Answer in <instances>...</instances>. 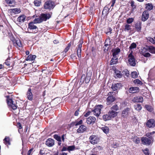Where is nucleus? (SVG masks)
<instances>
[{
    "instance_id": "obj_57",
    "label": "nucleus",
    "mask_w": 155,
    "mask_h": 155,
    "mask_svg": "<svg viewBox=\"0 0 155 155\" xmlns=\"http://www.w3.org/2000/svg\"><path fill=\"white\" fill-rule=\"evenodd\" d=\"M71 58L75 60L77 59L75 54H72L71 55Z\"/></svg>"
},
{
    "instance_id": "obj_55",
    "label": "nucleus",
    "mask_w": 155,
    "mask_h": 155,
    "mask_svg": "<svg viewBox=\"0 0 155 155\" xmlns=\"http://www.w3.org/2000/svg\"><path fill=\"white\" fill-rule=\"evenodd\" d=\"M116 75L117 77L120 78L123 76L122 72L121 73L120 72L116 74Z\"/></svg>"
},
{
    "instance_id": "obj_5",
    "label": "nucleus",
    "mask_w": 155,
    "mask_h": 155,
    "mask_svg": "<svg viewBox=\"0 0 155 155\" xmlns=\"http://www.w3.org/2000/svg\"><path fill=\"white\" fill-rule=\"evenodd\" d=\"M128 58L129 64L131 66H134L136 65V62L134 56L130 53L129 54Z\"/></svg>"
},
{
    "instance_id": "obj_25",
    "label": "nucleus",
    "mask_w": 155,
    "mask_h": 155,
    "mask_svg": "<svg viewBox=\"0 0 155 155\" xmlns=\"http://www.w3.org/2000/svg\"><path fill=\"white\" fill-rule=\"evenodd\" d=\"M117 112L111 110L108 112V114L110 118H112L115 117L117 115Z\"/></svg>"
},
{
    "instance_id": "obj_18",
    "label": "nucleus",
    "mask_w": 155,
    "mask_h": 155,
    "mask_svg": "<svg viewBox=\"0 0 155 155\" xmlns=\"http://www.w3.org/2000/svg\"><path fill=\"white\" fill-rule=\"evenodd\" d=\"M87 128L84 125H81L77 130V132L78 133H83L87 130Z\"/></svg>"
},
{
    "instance_id": "obj_56",
    "label": "nucleus",
    "mask_w": 155,
    "mask_h": 155,
    "mask_svg": "<svg viewBox=\"0 0 155 155\" xmlns=\"http://www.w3.org/2000/svg\"><path fill=\"white\" fill-rule=\"evenodd\" d=\"M5 1L8 4H12L14 2L13 0H5Z\"/></svg>"
},
{
    "instance_id": "obj_14",
    "label": "nucleus",
    "mask_w": 155,
    "mask_h": 155,
    "mask_svg": "<svg viewBox=\"0 0 155 155\" xmlns=\"http://www.w3.org/2000/svg\"><path fill=\"white\" fill-rule=\"evenodd\" d=\"M82 42L80 41L79 45H78V47L77 50V55L79 58L81 57V48L82 47Z\"/></svg>"
},
{
    "instance_id": "obj_48",
    "label": "nucleus",
    "mask_w": 155,
    "mask_h": 155,
    "mask_svg": "<svg viewBox=\"0 0 155 155\" xmlns=\"http://www.w3.org/2000/svg\"><path fill=\"white\" fill-rule=\"evenodd\" d=\"M146 136L147 137H148L150 140H152L153 139V137L151 136V135L149 133H148L146 134Z\"/></svg>"
},
{
    "instance_id": "obj_35",
    "label": "nucleus",
    "mask_w": 155,
    "mask_h": 155,
    "mask_svg": "<svg viewBox=\"0 0 155 155\" xmlns=\"http://www.w3.org/2000/svg\"><path fill=\"white\" fill-rule=\"evenodd\" d=\"M33 22L35 23H41L42 22L41 20V19L39 17L38 18H35V19L33 20Z\"/></svg>"
},
{
    "instance_id": "obj_45",
    "label": "nucleus",
    "mask_w": 155,
    "mask_h": 155,
    "mask_svg": "<svg viewBox=\"0 0 155 155\" xmlns=\"http://www.w3.org/2000/svg\"><path fill=\"white\" fill-rule=\"evenodd\" d=\"M134 19L133 18H129L127 20V22L128 24H130L134 21Z\"/></svg>"
},
{
    "instance_id": "obj_59",
    "label": "nucleus",
    "mask_w": 155,
    "mask_h": 155,
    "mask_svg": "<svg viewBox=\"0 0 155 155\" xmlns=\"http://www.w3.org/2000/svg\"><path fill=\"white\" fill-rule=\"evenodd\" d=\"M92 112V111H89L87 112L86 114L84 115V116L85 117H88L89 115H90V114Z\"/></svg>"
},
{
    "instance_id": "obj_30",
    "label": "nucleus",
    "mask_w": 155,
    "mask_h": 155,
    "mask_svg": "<svg viewBox=\"0 0 155 155\" xmlns=\"http://www.w3.org/2000/svg\"><path fill=\"white\" fill-rule=\"evenodd\" d=\"M120 51V49L119 48H117L114 50L113 53V57H116V55H117Z\"/></svg>"
},
{
    "instance_id": "obj_63",
    "label": "nucleus",
    "mask_w": 155,
    "mask_h": 155,
    "mask_svg": "<svg viewBox=\"0 0 155 155\" xmlns=\"http://www.w3.org/2000/svg\"><path fill=\"white\" fill-rule=\"evenodd\" d=\"M33 148H32L31 149H30L28 151V153H27V155H30L31 153V152L33 151Z\"/></svg>"
},
{
    "instance_id": "obj_17",
    "label": "nucleus",
    "mask_w": 155,
    "mask_h": 155,
    "mask_svg": "<svg viewBox=\"0 0 155 155\" xmlns=\"http://www.w3.org/2000/svg\"><path fill=\"white\" fill-rule=\"evenodd\" d=\"M45 144L48 147H52L54 145V140L52 139L49 138L46 140Z\"/></svg>"
},
{
    "instance_id": "obj_11",
    "label": "nucleus",
    "mask_w": 155,
    "mask_h": 155,
    "mask_svg": "<svg viewBox=\"0 0 155 155\" xmlns=\"http://www.w3.org/2000/svg\"><path fill=\"white\" fill-rule=\"evenodd\" d=\"M149 17V13L147 11H144L143 12L142 15V20L144 21L148 19Z\"/></svg>"
},
{
    "instance_id": "obj_28",
    "label": "nucleus",
    "mask_w": 155,
    "mask_h": 155,
    "mask_svg": "<svg viewBox=\"0 0 155 155\" xmlns=\"http://www.w3.org/2000/svg\"><path fill=\"white\" fill-rule=\"evenodd\" d=\"M36 58V56L35 55H30L28 56L26 60V61H32L34 60Z\"/></svg>"
},
{
    "instance_id": "obj_24",
    "label": "nucleus",
    "mask_w": 155,
    "mask_h": 155,
    "mask_svg": "<svg viewBox=\"0 0 155 155\" xmlns=\"http://www.w3.org/2000/svg\"><path fill=\"white\" fill-rule=\"evenodd\" d=\"M13 42L15 46L17 45L19 47H21L22 46V45L20 41L18 39L13 40Z\"/></svg>"
},
{
    "instance_id": "obj_32",
    "label": "nucleus",
    "mask_w": 155,
    "mask_h": 155,
    "mask_svg": "<svg viewBox=\"0 0 155 155\" xmlns=\"http://www.w3.org/2000/svg\"><path fill=\"white\" fill-rule=\"evenodd\" d=\"M101 129L106 134L108 133L109 132V128L106 126L102 127Z\"/></svg>"
},
{
    "instance_id": "obj_54",
    "label": "nucleus",
    "mask_w": 155,
    "mask_h": 155,
    "mask_svg": "<svg viewBox=\"0 0 155 155\" xmlns=\"http://www.w3.org/2000/svg\"><path fill=\"white\" fill-rule=\"evenodd\" d=\"M134 142L136 143H138L140 142V139L138 137H136L134 139Z\"/></svg>"
},
{
    "instance_id": "obj_31",
    "label": "nucleus",
    "mask_w": 155,
    "mask_h": 155,
    "mask_svg": "<svg viewBox=\"0 0 155 155\" xmlns=\"http://www.w3.org/2000/svg\"><path fill=\"white\" fill-rule=\"evenodd\" d=\"M109 10L110 9L107 6H105L102 11V14H107Z\"/></svg>"
},
{
    "instance_id": "obj_20",
    "label": "nucleus",
    "mask_w": 155,
    "mask_h": 155,
    "mask_svg": "<svg viewBox=\"0 0 155 155\" xmlns=\"http://www.w3.org/2000/svg\"><path fill=\"white\" fill-rule=\"evenodd\" d=\"M96 120V118L94 117H90L87 119L86 122L88 124L94 123Z\"/></svg>"
},
{
    "instance_id": "obj_44",
    "label": "nucleus",
    "mask_w": 155,
    "mask_h": 155,
    "mask_svg": "<svg viewBox=\"0 0 155 155\" xmlns=\"http://www.w3.org/2000/svg\"><path fill=\"white\" fill-rule=\"evenodd\" d=\"M137 45L136 43H132L130 47V49H132L136 47Z\"/></svg>"
},
{
    "instance_id": "obj_37",
    "label": "nucleus",
    "mask_w": 155,
    "mask_h": 155,
    "mask_svg": "<svg viewBox=\"0 0 155 155\" xmlns=\"http://www.w3.org/2000/svg\"><path fill=\"white\" fill-rule=\"evenodd\" d=\"M135 109L137 110H141L142 107L140 104H136L134 106Z\"/></svg>"
},
{
    "instance_id": "obj_47",
    "label": "nucleus",
    "mask_w": 155,
    "mask_h": 155,
    "mask_svg": "<svg viewBox=\"0 0 155 155\" xmlns=\"http://www.w3.org/2000/svg\"><path fill=\"white\" fill-rule=\"evenodd\" d=\"M146 108L149 111L151 112L152 110V109L151 108V107L148 105H146L145 106Z\"/></svg>"
},
{
    "instance_id": "obj_58",
    "label": "nucleus",
    "mask_w": 155,
    "mask_h": 155,
    "mask_svg": "<svg viewBox=\"0 0 155 155\" xmlns=\"http://www.w3.org/2000/svg\"><path fill=\"white\" fill-rule=\"evenodd\" d=\"M94 149V150H101L102 149V147L100 146H97L95 147Z\"/></svg>"
},
{
    "instance_id": "obj_9",
    "label": "nucleus",
    "mask_w": 155,
    "mask_h": 155,
    "mask_svg": "<svg viewBox=\"0 0 155 155\" xmlns=\"http://www.w3.org/2000/svg\"><path fill=\"white\" fill-rule=\"evenodd\" d=\"M40 17L42 22L49 19L51 17V15L49 14H43L40 15Z\"/></svg>"
},
{
    "instance_id": "obj_51",
    "label": "nucleus",
    "mask_w": 155,
    "mask_h": 155,
    "mask_svg": "<svg viewBox=\"0 0 155 155\" xmlns=\"http://www.w3.org/2000/svg\"><path fill=\"white\" fill-rule=\"evenodd\" d=\"M74 146H70L68 147L67 150L68 151L73 150H74Z\"/></svg>"
},
{
    "instance_id": "obj_46",
    "label": "nucleus",
    "mask_w": 155,
    "mask_h": 155,
    "mask_svg": "<svg viewBox=\"0 0 155 155\" xmlns=\"http://www.w3.org/2000/svg\"><path fill=\"white\" fill-rule=\"evenodd\" d=\"M54 137L58 141H60L61 140V137L57 135H54Z\"/></svg>"
},
{
    "instance_id": "obj_38",
    "label": "nucleus",
    "mask_w": 155,
    "mask_h": 155,
    "mask_svg": "<svg viewBox=\"0 0 155 155\" xmlns=\"http://www.w3.org/2000/svg\"><path fill=\"white\" fill-rule=\"evenodd\" d=\"M4 141L6 144H10V138L8 137H6L4 139Z\"/></svg>"
},
{
    "instance_id": "obj_39",
    "label": "nucleus",
    "mask_w": 155,
    "mask_h": 155,
    "mask_svg": "<svg viewBox=\"0 0 155 155\" xmlns=\"http://www.w3.org/2000/svg\"><path fill=\"white\" fill-rule=\"evenodd\" d=\"M122 73L124 77L126 76L127 77H128L129 75V71L127 70L123 71Z\"/></svg>"
},
{
    "instance_id": "obj_2",
    "label": "nucleus",
    "mask_w": 155,
    "mask_h": 155,
    "mask_svg": "<svg viewBox=\"0 0 155 155\" xmlns=\"http://www.w3.org/2000/svg\"><path fill=\"white\" fill-rule=\"evenodd\" d=\"M90 142L93 144H97L99 141V138L96 135H92L90 136L89 138Z\"/></svg>"
},
{
    "instance_id": "obj_8",
    "label": "nucleus",
    "mask_w": 155,
    "mask_h": 155,
    "mask_svg": "<svg viewBox=\"0 0 155 155\" xmlns=\"http://www.w3.org/2000/svg\"><path fill=\"white\" fill-rule=\"evenodd\" d=\"M7 101V103L9 106L12 108L14 110L17 109V107L15 104L13 103V101L12 99L10 98L8 99Z\"/></svg>"
},
{
    "instance_id": "obj_16",
    "label": "nucleus",
    "mask_w": 155,
    "mask_h": 155,
    "mask_svg": "<svg viewBox=\"0 0 155 155\" xmlns=\"http://www.w3.org/2000/svg\"><path fill=\"white\" fill-rule=\"evenodd\" d=\"M34 23L33 22H30L28 24V28L30 29L35 30V31L37 32L38 31V29L37 27L34 25Z\"/></svg>"
},
{
    "instance_id": "obj_53",
    "label": "nucleus",
    "mask_w": 155,
    "mask_h": 155,
    "mask_svg": "<svg viewBox=\"0 0 155 155\" xmlns=\"http://www.w3.org/2000/svg\"><path fill=\"white\" fill-rule=\"evenodd\" d=\"M149 40L151 43L153 44H155V40H154L153 38H149Z\"/></svg>"
},
{
    "instance_id": "obj_50",
    "label": "nucleus",
    "mask_w": 155,
    "mask_h": 155,
    "mask_svg": "<svg viewBox=\"0 0 155 155\" xmlns=\"http://www.w3.org/2000/svg\"><path fill=\"white\" fill-rule=\"evenodd\" d=\"M143 152L145 155H149V151L148 149H146L143 150Z\"/></svg>"
},
{
    "instance_id": "obj_41",
    "label": "nucleus",
    "mask_w": 155,
    "mask_h": 155,
    "mask_svg": "<svg viewBox=\"0 0 155 155\" xmlns=\"http://www.w3.org/2000/svg\"><path fill=\"white\" fill-rule=\"evenodd\" d=\"M131 76L133 78H136L137 77V72L136 71L133 72L131 73Z\"/></svg>"
},
{
    "instance_id": "obj_60",
    "label": "nucleus",
    "mask_w": 155,
    "mask_h": 155,
    "mask_svg": "<svg viewBox=\"0 0 155 155\" xmlns=\"http://www.w3.org/2000/svg\"><path fill=\"white\" fill-rule=\"evenodd\" d=\"M82 123V120H80L79 121L77 122L75 124V126H77L81 124Z\"/></svg>"
},
{
    "instance_id": "obj_40",
    "label": "nucleus",
    "mask_w": 155,
    "mask_h": 155,
    "mask_svg": "<svg viewBox=\"0 0 155 155\" xmlns=\"http://www.w3.org/2000/svg\"><path fill=\"white\" fill-rule=\"evenodd\" d=\"M71 45V43H69L68 46L65 48V49L64 50V52H62V53L63 54L64 53V52L65 53H66L69 50V49Z\"/></svg>"
},
{
    "instance_id": "obj_33",
    "label": "nucleus",
    "mask_w": 155,
    "mask_h": 155,
    "mask_svg": "<svg viewBox=\"0 0 155 155\" xmlns=\"http://www.w3.org/2000/svg\"><path fill=\"white\" fill-rule=\"evenodd\" d=\"M147 51L151 53H155V47H152L147 49Z\"/></svg>"
},
{
    "instance_id": "obj_49",
    "label": "nucleus",
    "mask_w": 155,
    "mask_h": 155,
    "mask_svg": "<svg viewBox=\"0 0 155 155\" xmlns=\"http://www.w3.org/2000/svg\"><path fill=\"white\" fill-rule=\"evenodd\" d=\"M134 82L135 83H137L138 84H142V82L140 80H139L138 79H136L135 80H134Z\"/></svg>"
},
{
    "instance_id": "obj_61",
    "label": "nucleus",
    "mask_w": 155,
    "mask_h": 155,
    "mask_svg": "<svg viewBox=\"0 0 155 155\" xmlns=\"http://www.w3.org/2000/svg\"><path fill=\"white\" fill-rule=\"evenodd\" d=\"M108 41L110 42V40H105V45H104L105 46L107 47L109 45L107 43V42Z\"/></svg>"
},
{
    "instance_id": "obj_29",
    "label": "nucleus",
    "mask_w": 155,
    "mask_h": 155,
    "mask_svg": "<svg viewBox=\"0 0 155 155\" xmlns=\"http://www.w3.org/2000/svg\"><path fill=\"white\" fill-rule=\"evenodd\" d=\"M141 24L140 22H137L135 25V28L137 31H139L141 30Z\"/></svg>"
},
{
    "instance_id": "obj_34",
    "label": "nucleus",
    "mask_w": 155,
    "mask_h": 155,
    "mask_svg": "<svg viewBox=\"0 0 155 155\" xmlns=\"http://www.w3.org/2000/svg\"><path fill=\"white\" fill-rule=\"evenodd\" d=\"M103 119L105 121L108 120L110 119V118L108 114H106V115H104L103 116Z\"/></svg>"
},
{
    "instance_id": "obj_22",
    "label": "nucleus",
    "mask_w": 155,
    "mask_h": 155,
    "mask_svg": "<svg viewBox=\"0 0 155 155\" xmlns=\"http://www.w3.org/2000/svg\"><path fill=\"white\" fill-rule=\"evenodd\" d=\"M139 91V88L138 87H132L129 89V91L130 93H134L138 92Z\"/></svg>"
},
{
    "instance_id": "obj_13",
    "label": "nucleus",
    "mask_w": 155,
    "mask_h": 155,
    "mask_svg": "<svg viewBox=\"0 0 155 155\" xmlns=\"http://www.w3.org/2000/svg\"><path fill=\"white\" fill-rule=\"evenodd\" d=\"M26 16L24 15H21L18 17L17 18V21L19 23V24H21L23 22L25 21Z\"/></svg>"
},
{
    "instance_id": "obj_36",
    "label": "nucleus",
    "mask_w": 155,
    "mask_h": 155,
    "mask_svg": "<svg viewBox=\"0 0 155 155\" xmlns=\"http://www.w3.org/2000/svg\"><path fill=\"white\" fill-rule=\"evenodd\" d=\"M41 3V0H35L34 3L35 6H39L40 5Z\"/></svg>"
},
{
    "instance_id": "obj_1",
    "label": "nucleus",
    "mask_w": 155,
    "mask_h": 155,
    "mask_svg": "<svg viewBox=\"0 0 155 155\" xmlns=\"http://www.w3.org/2000/svg\"><path fill=\"white\" fill-rule=\"evenodd\" d=\"M103 107L102 105H98L95 107L94 109L92 110L93 114L97 117L99 116L101 109Z\"/></svg>"
},
{
    "instance_id": "obj_64",
    "label": "nucleus",
    "mask_w": 155,
    "mask_h": 155,
    "mask_svg": "<svg viewBox=\"0 0 155 155\" xmlns=\"http://www.w3.org/2000/svg\"><path fill=\"white\" fill-rule=\"evenodd\" d=\"M65 137V135L64 134L61 137V140L63 142H64V139H65L64 137Z\"/></svg>"
},
{
    "instance_id": "obj_15",
    "label": "nucleus",
    "mask_w": 155,
    "mask_h": 155,
    "mask_svg": "<svg viewBox=\"0 0 155 155\" xmlns=\"http://www.w3.org/2000/svg\"><path fill=\"white\" fill-rule=\"evenodd\" d=\"M122 86L120 83H117L113 84L111 88L113 91H115L120 89Z\"/></svg>"
},
{
    "instance_id": "obj_62",
    "label": "nucleus",
    "mask_w": 155,
    "mask_h": 155,
    "mask_svg": "<svg viewBox=\"0 0 155 155\" xmlns=\"http://www.w3.org/2000/svg\"><path fill=\"white\" fill-rule=\"evenodd\" d=\"M17 126L18 128L19 129H21L22 128V126L20 123H18L17 124Z\"/></svg>"
},
{
    "instance_id": "obj_19",
    "label": "nucleus",
    "mask_w": 155,
    "mask_h": 155,
    "mask_svg": "<svg viewBox=\"0 0 155 155\" xmlns=\"http://www.w3.org/2000/svg\"><path fill=\"white\" fill-rule=\"evenodd\" d=\"M115 99V97L113 96H109L107 99L106 104L107 105H109L114 102Z\"/></svg>"
},
{
    "instance_id": "obj_27",
    "label": "nucleus",
    "mask_w": 155,
    "mask_h": 155,
    "mask_svg": "<svg viewBox=\"0 0 155 155\" xmlns=\"http://www.w3.org/2000/svg\"><path fill=\"white\" fill-rule=\"evenodd\" d=\"M117 58L116 57H113L110 61V64L113 65L117 64Z\"/></svg>"
},
{
    "instance_id": "obj_52",
    "label": "nucleus",
    "mask_w": 155,
    "mask_h": 155,
    "mask_svg": "<svg viewBox=\"0 0 155 155\" xmlns=\"http://www.w3.org/2000/svg\"><path fill=\"white\" fill-rule=\"evenodd\" d=\"M143 55L146 57H150L151 54L148 52L143 53Z\"/></svg>"
},
{
    "instance_id": "obj_23",
    "label": "nucleus",
    "mask_w": 155,
    "mask_h": 155,
    "mask_svg": "<svg viewBox=\"0 0 155 155\" xmlns=\"http://www.w3.org/2000/svg\"><path fill=\"white\" fill-rule=\"evenodd\" d=\"M31 89L29 88L27 92V97L28 99L30 100H32L33 98V95L31 92Z\"/></svg>"
},
{
    "instance_id": "obj_43",
    "label": "nucleus",
    "mask_w": 155,
    "mask_h": 155,
    "mask_svg": "<svg viewBox=\"0 0 155 155\" xmlns=\"http://www.w3.org/2000/svg\"><path fill=\"white\" fill-rule=\"evenodd\" d=\"M130 26L128 24H126L125 25V28L124 30L125 31H128L129 30H130Z\"/></svg>"
},
{
    "instance_id": "obj_10",
    "label": "nucleus",
    "mask_w": 155,
    "mask_h": 155,
    "mask_svg": "<svg viewBox=\"0 0 155 155\" xmlns=\"http://www.w3.org/2000/svg\"><path fill=\"white\" fill-rule=\"evenodd\" d=\"M21 12L20 8H15L10 9L8 10V12L12 15L13 14H16L19 13Z\"/></svg>"
},
{
    "instance_id": "obj_3",
    "label": "nucleus",
    "mask_w": 155,
    "mask_h": 155,
    "mask_svg": "<svg viewBox=\"0 0 155 155\" xmlns=\"http://www.w3.org/2000/svg\"><path fill=\"white\" fill-rule=\"evenodd\" d=\"M91 76V74L90 73H87L86 76L84 74L82 75L81 78V82L82 81V83H83L85 81V83H88L90 81Z\"/></svg>"
},
{
    "instance_id": "obj_26",
    "label": "nucleus",
    "mask_w": 155,
    "mask_h": 155,
    "mask_svg": "<svg viewBox=\"0 0 155 155\" xmlns=\"http://www.w3.org/2000/svg\"><path fill=\"white\" fill-rule=\"evenodd\" d=\"M146 8L148 11H150L153 9V6L151 3H147L145 5Z\"/></svg>"
},
{
    "instance_id": "obj_7",
    "label": "nucleus",
    "mask_w": 155,
    "mask_h": 155,
    "mask_svg": "<svg viewBox=\"0 0 155 155\" xmlns=\"http://www.w3.org/2000/svg\"><path fill=\"white\" fill-rule=\"evenodd\" d=\"M142 143L145 145H149L151 143V140L146 137H143L141 139Z\"/></svg>"
},
{
    "instance_id": "obj_21",
    "label": "nucleus",
    "mask_w": 155,
    "mask_h": 155,
    "mask_svg": "<svg viewBox=\"0 0 155 155\" xmlns=\"http://www.w3.org/2000/svg\"><path fill=\"white\" fill-rule=\"evenodd\" d=\"M130 110V109L128 107L124 109L122 113V116L124 117H127L128 115Z\"/></svg>"
},
{
    "instance_id": "obj_12",
    "label": "nucleus",
    "mask_w": 155,
    "mask_h": 155,
    "mask_svg": "<svg viewBox=\"0 0 155 155\" xmlns=\"http://www.w3.org/2000/svg\"><path fill=\"white\" fill-rule=\"evenodd\" d=\"M143 101V99L141 96L135 97L132 99V101L134 102L142 103Z\"/></svg>"
},
{
    "instance_id": "obj_42",
    "label": "nucleus",
    "mask_w": 155,
    "mask_h": 155,
    "mask_svg": "<svg viewBox=\"0 0 155 155\" xmlns=\"http://www.w3.org/2000/svg\"><path fill=\"white\" fill-rule=\"evenodd\" d=\"M111 109L113 111H117L119 110V107L117 105H114L111 108Z\"/></svg>"
},
{
    "instance_id": "obj_6",
    "label": "nucleus",
    "mask_w": 155,
    "mask_h": 155,
    "mask_svg": "<svg viewBox=\"0 0 155 155\" xmlns=\"http://www.w3.org/2000/svg\"><path fill=\"white\" fill-rule=\"evenodd\" d=\"M146 124L148 127L153 128L155 127V121L153 119H150L147 121Z\"/></svg>"
},
{
    "instance_id": "obj_4",
    "label": "nucleus",
    "mask_w": 155,
    "mask_h": 155,
    "mask_svg": "<svg viewBox=\"0 0 155 155\" xmlns=\"http://www.w3.org/2000/svg\"><path fill=\"white\" fill-rule=\"evenodd\" d=\"M54 7V2L50 1L46 2L44 6V8L45 9H53Z\"/></svg>"
}]
</instances>
